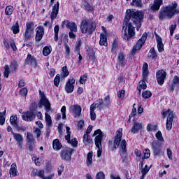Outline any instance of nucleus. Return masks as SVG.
<instances>
[{
  "mask_svg": "<svg viewBox=\"0 0 179 179\" xmlns=\"http://www.w3.org/2000/svg\"><path fill=\"white\" fill-rule=\"evenodd\" d=\"M177 6H178L177 2L174 1L172 3V4L162 8L159 13V18L161 20L166 19V17H168V19H171L173 15H176V13H179V10L177 9Z\"/></svg>",
  "mask_w": 179,
  "mask_h": 179,
  "instance_id": "1",
  "label": "nucleus"
},
{
  "mask_svg": "<svg viewBox=\"0 0 179 179\" xmlns=\"http://www.w3.org/2000/svg\"><path fill=\"white\" fill-rule=\"evenodd\" d=\"M122 138V133L120 131H117L113 142V146L115 149L120 148V152H122L123 155H125V153H127V141L125 140L121 141Z\"/></svg>",
  "mask_w": 179,
  "mask_h": 179,
  "instance_id": "2",
  "label": "nucleus"
},
{
  "mask_svg": "<svg viewBox=\"0 0 179 179\" xmlns=\"http://www.w3.org/2000/svg\"><path fill=\"white\" fill-rule=\"evenodd\" d=\"M131 17L134 19L133 22L135 24H139L141 26V23H142V20L143 19V14L142 12L127 10L126 22H129Z\"/></svg>",
  "mask_w": 179,
  "mask_h": 179,
  "instance_id": "3",
  "label": "nucleus"
},
{
  "mask_svg": "<svg viewBox=\"0 0 179 179\" xmlns=\"http://www.w3.org/2000/svg\"><path fill=\"white\" fill-rule=\"evenodd\" d=\"M92 136H96L94 138V142L96 146L98 148L97 157H100L103 152V149L101 148V142L103 141V131H101V130L100 129H97L94 132Z\"/></svg>",
  "mask_w": 179,
  "mask_h": 179,
  "instance_id": "4",
  "label": "nucleus"
},
{
  "mask_svg": "<svg viewBox=\"0 0 179 179\" xmlns=\"http://www.w3.org/2000/svg\"><path fill=\"white\" fill-rule=\"evenodd\" d=\"M80 29L82 33H88L92 34L96 30V22H87L86 20H83L81 22Z\"/></svg>",
  "mask_w": 179,
  "mask_h": 179,
  "instance_id": "5",
  "label": "nucleus"
},
{
  "mask_svg": "<svg viewBox=\"0 0 179 179\" xmlns=\"http://www.w3.org/2000/svg\"><path fill=\"white\" fill-rule=\"evenodd\" d=\"M149 65H148V63H144L143 66V80L139 82V87H138V90L140 92L142 90V89H146V81H148V79L149 78L148 76L149 75Z\"/></svg>",
  "mask_w": 179,
  "mask_h": 179,
  "instance_id": "6",
  "label": "nucleus"
},
{
  "mask_svg": "<svg viewBox=\"0 0 179 179\" xmlns=\"http://www.w3.org/2000/svg\"><path fill=\"white\" fill-rule=\"evenodd\" d=\"M122 38L124 41H129L130 38H132L135 36V27L132 26V24H128V33L127 32V27L123 26L122 31Z\"/></svg>",
  "mask_w": 179,
  "mask_h": 179,
  "instance_id": "7",
  "label": "nucleus"
},
{
  "mask_svg": "<svg viewBox=\"0 0 179 179\" xmlns=\"http://www.w3.org/2000/svg\"><path fill=\"white\" fill-rule=\"evenodd\" d=\"M164 117L168 115L166 119V128L167 131H171V128H173V120L176 117V113L173 112L171 110L169 109L166 112L163 113Z\"/></svg>",
  "mask_w": 179,
  "mask_h": 179,
  "instance_id": "8",
  "label": "nucleus"
},
{
  "mask_svg": "<svg viewBox=\"0 0 179 179\" xmlns=\"http://www.w3.org/2000/svg\"><path fill=\"white\" fill-rule=\"evenodd\" d=\"M146 38H148V34L144 33L142 37L136 42V43L134 45L133 49L131 52V55H135L137 51H139L141 48L143 46L146 41Z\"/></svg>",
  "mask_w": 179,
  "mask_h": 179,
  "instance_id": "9",
  "label": "nucleus"
},
{
  "mask_svg": "<svg viewBox=\"0 0 179 179\" xmlns=\"http://www.w3.org/2000/svg\"><path fill=\"white\" fill-rule=\"evenodd\" d=\"M58 12H59V2L57 1V3L52 6V13L50 14V19L52 20L51 23H52V21L55 19H57V16L58 15ZM51 23H50V22L48 21H46L43 24V26H45V27H47V26H49V28L51 29L52 27Z\"/></svg>",
  "mask_w": 179,
  "mask_h": 179,
  "instance_id": "10",
  "label": "nucleus"
},
{
  "mask_svg": "<svg viewBox=\"0 0 179 179\" xmlns=\"http://www.w3.org/2000/svg\"><path fill=\"white\" fill-rule=\"evenodd\" d=\"M74 152L75 150L71 148H66L62 149L60 155L62 160H64V162H71V159H72V155H73Z\"/></svg>",
  "mask_w": 179,
  "mask_h": 179,
  "instance_id": "11",
  "label": "nucleus"
},
{
  "mask_svg": "<svg viewBox=\"0 0 179 179\" xmlns=\"http://www.w3.org/2000/svg\"><path fill=\"white\" fill-rule=\"evenodd\" d=\"M39 94L41 97L39 108H43V106H44L46 111H51V103H50V101L48 100L47 97H45L44 92L40 91Z\"/></svg>",
  "mask_w": 179,
  "mask_h": 179,
  "instance_id": "12",
  "label": "nucleus"
},
{
  "mask_svg": "<svg viewBox=\"0 0 179 179\" xmlns=\"http://www.w3.org/2000/svg\"><path fill=\"white\" fill-rule=\"evenodd\" d=\"M66 27L67 29H69L71 30L70 31H74V33H76L78 31V25L75 22H71L69 20H65L62 22V27Z\"/></svg>",
  "mask_w": 179,
  "mask_h": 179,
  "instance_id": "13",
  "label": "nucleus"
},
{
  "mask_svg": "<svg viewBox=\"0 0 179 179\" xmlns=\"http://www.w3.org/2000/svg\"><path fill=\"white\" fill-rule=\"evenodd\" d=\"M166 71L164 70H159L156 73V78L157 80V83L160 85V86H163L164 83V80L166 79Z\"/></svg>",
  "mask_w": 179,
  "mask_h": 179,
  "instance_id": "14",
  "label": "nucleus"
},
{
  "mask_svg": "<svg viewBox=\"0 0 179 179\" xmlns=\"http://www.w3.org/2000/svg\"><path fill=\"white\" fill-rule=\"evenodd\" d=\"M152 149L154 152V155H160V153H162V143L157 140H155L152 143Z\"/></svg>",
  "mask_w": 179,
  "mask_h": 179,
  "instance_id": "15",
  "label": "nucleus"
},
{
  "mask_svg": "<svg viewBox=\"0 0 179 179\" xmlns=\"http://www.w3.org/2000/svg\"><path fill=\"white\" fill-rule=\"evenodd\" d=\"M36 118V113L34 111H27L22 115V120L24 121H27V122H31V121H34Z\"/></svg>",
  "mask_w": 179,
  "mask_h": 179,
  "instance_id": "16",
  "label": "nucleus"
},
{
  "mask_svg": "<svg viewBox=\"0 0 179 179\" xmlns=\"http://www.w3.org/2000/svg\"><path fill=\"white\" fill-rule=\"evenodd\" d=\"M13 138L16 141L19 148L23 149V136L19 133L12 132Z\"/></svg>",
  "mask_w": 179,
  "mask_h": 179,
  "instance_id": "17",
  "label": "nucleus"
},
{
  "mask_svg": "<svg viewBox=\"0 0 179 179\" xmlns=\"http://www.w3.org/2000/svg\"><path fill=\"white\" fill-rule=\"evenodd\" d=\"M25 65H31V66H37V59L31 54H28L25 59Z\"/></svg>",
  "mask_w": 179,
  "mask_h": 179,
  "instance_id": "18",
  "label": "nucleus"
},
{
  "mask_svg": "<svg viewBox=\"0 0 179 179\" xmlns=\"http://www.w3.org/2000/svg\"><path fill=\"white\" fill-rule=\"evenodd\" d=\"M75 79L70 78L66 83L65 90L66 93H72L73 92V89H75Z\"/></svg>",
  "mask_w": 179,
  "mask_h": 179,
  "instance_id": "19",
  "label": "nucleus"
},
{
  "mask_svg": "<svg viewBox=\"0 0 179 179\" xmlns=\"http://www.w3.org/2000/svg\"><path fill=\"white\" fill-rule=\"evenodd\" d=\"M69 110L73 114V117H79L82 113V108L79 105H72L70 106Z\"/></svg>",
  "mask_w": 179,
  "mask_h": 179,
  "instance_id": "20",
  "label": "nucleus"
},
{
  "mask_svg": "<svg viewBox=\"0 0 179 179\" xmlns=\"http://www.w3.org/2000/svg\"><path fill=\"white\" fill-rule=\"evenodd\" d=\"M103 99H99L96 100L94 103H93L90 108H93L94 110H96V108H99L100 111L104 108V106H103Z\"/></svg>",
  "mask_w": 179,
  "mask_h": 179,
  "instance_id": "21",
  "label": "nucleus"
},
{
  "mask_svg": "<svg viewBox=\"0 0 179 179\" xmlns=\"http://www.w3.org/2000/svg\"><path fill=\"white\" fill-rule=\"evenodd\" d=\"M143 128V124L138 122H134L133 127L131 129V134H138L141 129Z\"/></svg>",
  "mask_w": 179,
  "mask_h": 179,
  "instance_id": "22",
  "label": "nucleus"
},
{
  "mask_svg": "<svg viewBox=\"0 0 179 179\" xmlns=\"http://www.w3.org/2000/svg\"><path fill=\"white\" fill-rule=\"evenodd\" d=\"M162 5H163V0H154V3L150 5V9L153 12H157Z\"/></svg>",
  "mask_w": 179,
  "mask_h": 179,
  "instance_id": "23",
  "label": "nucleus"
},
{
  "mask_svg": "<svg viewBox=\"0 0 179 179\" xmlns=\"http://www.w3.org/2000/svg\"><path fill=\"white\" fill-rule=\"evenodd\" d=\"M157 43V48L159 52H163L164 51V45H163V39L162 37L159 36L157 34H155Z\"/></svg>",
  "mask_w": 179,
  "mask_h": 179,
  "instance_id": "24",
  "label": "nucleus"
},
{
  "mask_svg": "<svg viewBox=\"0 0 179 179\" xmlns=\"http://www.w3.org/2000/svg\"><path fill=\"white\" fill-rule=\"evenodd\" d=\"M43 36H44V27L42 26H39L37 27L36 34V41H40L41 38H43Z\"/></svg>",
  "mask_w": 179,
  "mask_h": 179,
  "instance_id": "25",
  "label": "nucleus"
},
{
  "mask_svg": "<svg viewBox=\"0 0 179 179\" xmlns=\"http://www.w3.org/2000/svg\"><path fill=\"white\" fill-rule=\"evenodd\" d=\"M148 57L150 59H153V61H156V59H157V53H156V50H155V48H150L148 52Z\"/></svg>",
  "mask_w": 179,
  "mask_h": 179,
  "instance_id": "26",
  "label": "nucleus"
},
{
  "mask_svg": "<svg viewBox=\"0 0 179 179\" xmlns=\"http://www.w3.org/2000/svg\"><path fill=\"white\" fill-rule=\"evenodd\" d=\"M16 164H12L9 170V174L11 177H16L17 176V169H16Z\"/></svg>",
  "mask_w": 179,
  "mask_h": 179,
  "instance_id": "27",
  "label": "nucleus"
},
{
  "mask_svg": "<svg viewBox=\"0 0 179 179\" xmlns=\"http://www.w3.org/2000/svg\"><path fill=\"white\" fill-rule=\"evenodd\" d=\"M52 146L54 150H61V149H62V144H61L58 139L53 141Z\"/></svg>",
  "mask_w": 179,
  "mask_h": 179,
  "instance_id": "28",
  "label": "nucleus"
},
{
  "mask_svg": "<svg viewBox=\"0 0 179 179\" xmlns=\"http://www.w3.org/2000/svg\"><path fill=\"white\" fill-rule=\"evenodd\" d=\"M34 137H33V134L28 132L27 134V145H34Z\"/></svg>",
  "mask_w": 179,
  "mask_h": 179,
  "instance_id": "29",
  "label": "nucleus"
},
{
  "mask_svg": "<svg viewBox=\"0 0 179 179\" xmlns=\"http://www.w3.org/2000/svg\"><path fill=\"white\" fill-rule=\"evenodd\" d=\"M87 52L88 58H90L91 61H94V59H96V52H94V50L90 48L87 50Z\"/></svg>",
  "mask_w": 179,
  "mask_h": 179,
  "instance_id": "30",
  "label": "nucleus"
},
{
  "mask_svg": "<svg viewBox=\"0 0 179 179\" xmlns=\"http://www.w3.org/2000/svg\"><path fill=\"white\" fill-rule=\"evenodd\" d=\"M99 44L100 45L107 46V36L104 34H101L100 35Z\"/></svg>",
  "mask_w": 179,
  "mask_h": 179,
  "instance_id": "31",
  "label": "nucleus"
},
{
  "mask_svg": "<svg viewBox=\"0 0 179 179\" xmlns=\"http://www.w3.org/2000/svg\"><path fill=\"white\" fill-rule=\"evenodd\" d=\"M93 164V152L91 151L88 152L87 156V166H92Z\"/></svg>",
  "mask_w": 179,
  "mask_h": 179,
  "instance_id": "32",
  "label": "nucleus"
},
{
  "mask_svg": "<svg viewBox=\"0 0 179 179\" xmlns=\"http://www.w3.org/2000/svg\"><path fill=\"white\" fill-rule=\"evenodd\" d=\"M10 122L13 127L17 128V117L16 115L10 116Z\"/></svg>",
  "mask_w": 179,
  "mask_h": 179,
  "instance_id": "33",
  "label": "nucleus"
},
{
  "mask_svg": "<svg viewBox=\"0 0 179 179\" xmlns=\"http://www.w3.org/2000/svg\"><path fill=\"white\" fill-rule=\"evenodd\" d=\"M6 117V108L3 112H0V125H3L5 124V118Z\"/></svg>",
  "mask_w": 179,
  "mask_h": 179,
  "instance_id": "34",
  "label": "nucleus"
},
{
  "mask_svg": "<svg viewBox=\"0 0 179 179\" xmlns=\"http://www.w3.org/2000/svg\"><path fill=\"white\" fill-rule=\"evenodd\" d=\"M118 48V41L117 40H115L113 43H112V49L111 52L114 55H117V49Z\"/></svg>",
  "mask_w": 179,
  "mask_h": 179,
  "instance_id": "35",
  "label": "nucleus"
},
{
  "mask_svg": "<svg viewBox=\"0 0 179 179\" xmlns=\"http://www.w3.org/2000/svg\"><path fill=\"white\" fill-rule=\"evenodd\" d=\"M45 120L46 121L48 128H51L52 126V120H51V116L48 113H45Z\"/></svg>",
  "mask_w": 179,
  "mask_h": 179,
  "instance_id": "36",
  "label": "nucleus"
},
{
  "mask_svg": "<svg viewBox=\"0 0 179 179\" xmlns=\"http://www.w3.org/2000/svg\"><path fill=\"white\" fill-rule=\"evenodd\" d=\"M17 66H19L17 62H16V60L13 61L10 65L11 72H16Z\"/></svg>",
  "mask_w": 179,
  "mask_h": 179,
  "instance_id": "37",
  "label": "nucleus"
},
{
  "mask_svg": "<svg viewBox=\"0 0 179 179\" xmlns=\"http://www.w3.org/2000/svg\"><path fill=\"white\" fill-rule=\"evenodd\" d=\"M155 136L158 142H160L161 143H164V138H163V134H162V131H158L156 133Z\"/></svg>",
  "mask_w": 179,
  "mask_h": 179,
  "instance_id": "38",
  "label": "nucleus"
},
{
  "mask_svg": "<svg viewBox=\"0 0 179 179\" xmlns=\"http://www.w3.org/2000/svg\"><path fill=\"white\" fill-rule=\"evenodd\" d=\"M131 5H132V6H137L138 8H142V6H143L142 0H132Z\"/></svg>",
  "mask_w": 179,
  "mask_h": 179,
  "instance_id": "39",
  "label": "nucleus"
},
{
  "mask_svg": "<svg viewBox=\"0 0 179 179\" xmlns=\"http://www.w3.org/2000/svg\"><path fill=\"white\" fill-rule=\"evenodd\" d=\"M26 27H27V29H26L27 31L34 32V23L27 22Z\"/></svg>",
  "mask_w": 179,
  "mask_h": 179,
  "instance_id": "40",
  "label": "nucleus"
},
{
  "mask_svg": "<svg viewBox=\"0 0 179 179\" xmlns=\"http://www.w3.org/2000/svg\"><path fill=\"white\" fill-rule=\"evenodd\" d=\"M13 10H14L13 6H8L6 8L5 13L8 16H10V15H12V13H13Z\"/></svg>",
  "mask_w": 179,
  "mask_h": 179,
  "instance_id": "41",
  "label": "nucleus"
},
{
  "mask_svg": "<svg viewBox=\"0 0 179 179\" xmlns=\"http://www.w3.org/2000/svg\"><path fill=\"white\" fill-rule=\"evenodd\" d=\"M83 143L85 145H89V143H92V140L89 138V134H84L83 135Z\"/></svg>",
  "mask_w": 179,
  "mask_h": 179,
  "instance_id": "42",
  "label": "nucleus"
},
{
  "mask_svg": "<svg viewBox=\"0 0 179 179\" xmlns=\"http://www.w3.org/2000/svg\"><path fill=\"white\" fill-rule=\"evenodd\" d=\"M118 61L120 65H124V61H125V55L124 53L120 52L118 55Z\"/></svg>",
  "mask_w": 179,
  "mask_h": 179,
  "instance_id": "43",
  "label": "nucleus"
},
{
  "mask_svg": "<svg viewBox=\"0 0 179 179\" xmlns=\"http://www.w3.org/2000/svg\"><path fill=\"white\" fill-rule=\"evenodd\" d=\"M9 73H10V69H9V65H5L3 72L4 78H9Z\"/></svg>",
  "mask_w": 179,
  "mask_h": 179,
  "instance_id": "44",
  "label": "nucleus"
},
{
  "mask_svg": "<svg viewBox=\"0 0 179 179\" xmlns=\"http://www.w3.org/2000/svg\"><path fill=\"white\" fill-rule=\"evenodd\" d=\"M150 170V167H149L148 165H145L144 168H142L141 174H142L143 178L146 176L147 173H149Z\"/></svg>",
  "mask_w": 179,
  "mask_h": 179,
  "instance_id": "45",
  "label": "nucleus"
},
{
  "mask_svg": "<svg viewBox=\"0 0 179 179\" xmlns=\"http://www.w3.org/2000/svg\"><path fill=\"white\" fill-rule=\"evenodd\" d=\"M61 78H62L61 76V75L57 74L55 79H54V85L55 86H56V87H58V86H59V82L61 81Z\"/></svg>",
  "mask_w": 179,
  "mask_h": 179,
  "instance_id": "46",
  "label": "nucleus"
},
{
  "mask_svg": "<svg viewBox=\"0 0 179 179\" xmlns=\"http://www.w3.org/2000/svg\"><path fill=\"white\" fill-rule=\"evenodd\" d=\"M50 54H51V49L50 48V47H44L43 50V55H44V57H47L50 55Z\"/></svg>",
  "mask_w": 179,
  "mask_h": 179,
  "instance_id": "47",
  "label": "nucleus"
},
{
  "mask_svg": "<svg viewBox=\"0 0 179 179\" xmlns=\"http://www.w3.org/2000/svg\"><path fill=\"white\" fill-rule=\"evenodd\" d=\"M54 31H55L54 40H55V41H58V33H59V25H55Z\"/></svg>",
  "mask_w": 179,
  "mask_h": 179,
  "instance_id": "48",
  "label": "nucleus"
},
{
  "mask_svg": "<svg viewBox=\"0 0 179 179\" xmlns=\"http://www.w3.org/2000/svg\"><path fill=\"white\" fill-rule=\"evenodd\" d=\"M110 95H108L106 96L105 98H104V100H103V108H106L108 106H110Z\"/></svg>",
  "mask_w": 179,
  "mask_h": 179,
  "instance_id": "49",
  "label": "nucleus"
},
{
  "mask_svg": "<svg viewBox=\"0 0 179 179\" xmlns=\"http://www.w3.org/2000/svg\"><path fill=\"white\" fill-rule=\"evenodd\" d=\"M142 97L143 99H150L152 97V92L150 91H145L142 93Z\"/></svg>",
  "mask_w": 179,
  "mask_h": 179,
  "instance_id": "50",
  "label": "nucleus"
},
{
  "mask_svg": "<svg viewBox=\"0 0 179 179\" xmlns=\"http://www.w3.org/2000/svg\"><path fill=\"white\" fill-rule=\"evenodd\" d=\"M11 29L14 34H17L19 33V23L16 22L14 25H13Z\"/></svg>",
  "mask_w": 179,
  "mask_h": 179,
  "instance_id": "51",
  "label": "nucleus"
},
{
  "mask_svg": "<svg viewBox=\"0 0 179 179\" xmlns=\"http://www.w3.org/2000/svg\"><path fill=\"white\" fill-rule=\"evenodd\" d=\"M86 80H87V73H85L80 76V83H81V85H85V83H86Z\"/></svg>",
  "mask_w": 179,
  "mask_h": 179,
  "instance_id": "52",
  "label": "nucleus"
},
{
  "mask_svg": "<svg viewBox=\"0 0 179 179\" xmlns=\"http://www.w3.org/2000/svg\"><path fill=\"white\" fill-rule=\"evenodd\" d=\"M157 129V125H153V124H149L147 126V131L148 132H150L152 131H156Z\"/></svg>",
  "mask_w": 179,
  "mask_h": 179,
  "instance_id": "53",
  "label": "nucleus"
},
{
  "mask_svg": "<svg viewBox=\"0 0 179 179\" xmlns=\"http://www.w3.org/2000/svg\"><path fill=\"white\" fill-rule=\"evenodd\" d=\"M63 73L61 76L62 78H66L69 75V71H68V69H66V66H64L62 69Z\"/></svg>",
  "mask_w": 179,
  "mask_h": 179,
  "instance_id": "54",
  "label": "nucleus"
},
{
  "mask_svg": "<svg viewBox=\"0 0 179 179\" xmlns=\"http://www.w3.org/2000/svg\"><path fill=\"white\" fill-rule=\"evenodd\" d=\"M61 113L62 114V118L63 120H65L66 118V107L65 106H63L61 108Z\"/></svg>",
  "mask_w": 179,
  "mask_h": 179,
  "instance_id": "55",
  "label": "nucleus"
},
{
  "mask_svg": "<svg viewBox=\"0 0 179 179\" xmlns=\"http://www.w3.org/2000/svg\"><path fill=\"white\" fill-rule=\"evenodd\" d=\"M96 179H105L106 178V175L104 174L103 172H98L96 175Z\"/></svg>",
  "mask_w": 179,
  "mask_h": 179,
  "instance_id": "56",
  "label": "nucleus"
},
{
  "mask_svg": "<svg viewBox=\"0 0 179 179\" xmlns=\"http://www.w3.org/2000/svg\"><path fill=\"white\" fill-rule=\"evenodd\" d=\"M94 110L93 108H90V117L92 121H94L96 120V113H94Z\"/></svg>",
  "mask_w": 179,
  "mask_h": 179,
  "instance_id": "57",
  "label": "nucleus"
},
{
  "mask_svg": "<svg viewBox=\"0 0 179 179\" xmlns=\"http://www.w3.org/2000/svg\"><path fill=\"white\" fill-rule=\"evenodd\" d=\"M150 157V150L145 149L144 151V157L143 159H149Z\"/></svg>",
  "mask_w": 179,
  "mask_h": 179,
  "instance_id": "58",
  "label": "nucleus"
},
{
  "mask_svg": "<svg viewBox=\"0 0 179 179\" xmlns=\"http://www.w3.org/2000/svg\"><path fill=\"white\" fill-rule=\"evenodd\" d=\"M20 94L21 96H23L24 97H26L27 96V88L24 87L20 90Z\"/></svg>",
  "mask_w": 179,
  "mask_h": 179,
  "instance_id": "59",
  "label": "nucleus"
},
{
  "mask_svg": "<svg viewBox=\"0 0 179 179\" xmlns=\"http://www.w3.org/2000/svg\"><path fill=\"white\" fill-rule=\"evenodd\" d=\"M81 46H82V41L80 40L76 43V48H75V51L76 52H79Z\"/></svg>",
  "mask_w": 179,
  "mask_h": 179,
  "instance_id": "60",
  "label": "nucleus"
},
{
  "mask_svg": "<svg viewBox=\"0 0 179 179\" xmlns=\"http://www.w3.org/2000/svg\"><path fill=\"white\" fill-rule=\"evenodd\" d=\"M34 135H36V138H40L41 135V129L39 128H36L34 131Z\"/></svg>",
  "mask_w": 179,
  "mask_h": 179,
  "instance_id": "61",
  "label": "nucleus"
},
{
  "mask_svg": "<svg viewBox=\"0 0 179 179\" xmlns=\"http://www.w3.org/2000/svg\"><path fill=\"white\" fill-rule=\"evenodd\" d=\"M34 33L31 31H25V38L26 40H29V38H31V34Z\"/></svg>",
  "mask_w": 179,
  "mask_h": 179,
  "instance_id": "62",
  "label": "nucleus"
},
{
  "mask_svg": "<svg viewBox=\"0 0 179 179\" xmlns=\"http://www.w3.org/2000/svg\"><path fill=\"white\" fill-rule=\"evenodd\" d=\"M83 127H85V121L80 120L78 122V129H83Z\"/></svg>",
  "mask_w": 179,
  "mask_h": 179,
  "instance_id": "63",
  "label": "nucleus"
},
{
  "mask_svg": "<svg viewBox=\"0 0 179 179\" xmlns=\"http://www.w3.org/2000/svg\"><path fill=\"white\" fill-rule=\"evenodd\" d=\"M173 85H179V77L175 76L173 78Z\"/></svg>",
  "mask_w": 179,
  "mask_h": 179,
  "instance_id": "64",
  "label": "nucleus"
}]
</instances>
